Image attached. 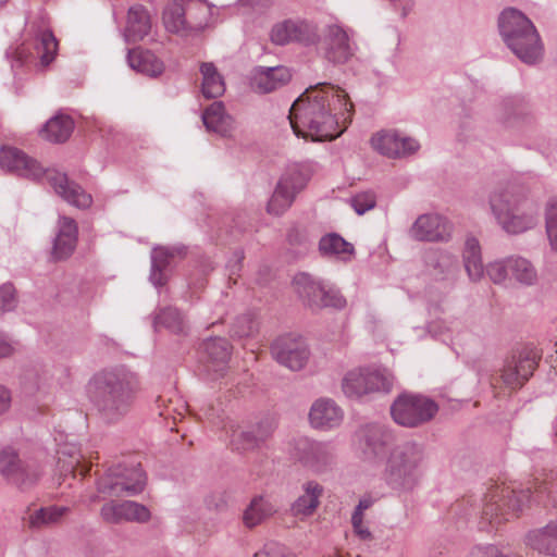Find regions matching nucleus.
I'll use <instances>...</instances> for the list:
<instances>
[{
    "instance_id": "f257e3e1",
    "label": "nucleus",
    "mask_w": 557,
    "mask_h": 557,
    "mask_svg": "<svg viewBox=\"0 0 557 557\" xmlns=\"http://www.w3.org/2000/svg\"><path fill=\"white\" fill-rule=\"evenodd\" d=\"M354 104L344 89L319 83L310 86L292 104L289 123L298 137L332 140L343 133L341 123L351 121Z\"/></svg>"
},
{
    "instance_id": "f03ea898",
    "label": "nucleus",
    "mask_w": 557,
    "mask_h": 557,
    "mask_svg": "<svg viewBox=\"0 0 557 557\" xmlns=\"http://www.w3.org/2000/svg\"><path fill=\"white\" fill-rule=\"evenodd\" d=\"M141 389L137 373L125 367L104 368L95 372L86 385L87 397L99 419L117 424L132 412Z\"/></svg>"
},
{
    "instance_id": "7ed1b4c3",
    "label": "nucleus",
    "mask_w": 557,
    "mask_h": 557,
    "mask_svg": "<svg viewBox=\"0 0 557 557\" xmlns=\"http://www.w3.org/2000/svg\"><path fill=\"white\" fill-rule=\"evenodd\" d=\"M22 177L30 180L46 178L57 195L67 203L87 209L92 203V197L76 182L70 180L65 173L44 169L35 159L18 148L2 145V169Z\"/></svg>"
},
{
    "instance_id": "20e7f679",
    "label": "nucleus",
    "mask_w": 557,
    "mask_h": 557,
    "mask_svg": "<svg viewBox=\"0 0 557 557\" xmlns=\"http://www.w3.org/2000/svg\"><path fill=\"white\" fill-rule=\"evenodd\" d=\"M490 207L508 234H521L537 224V205L522 185L509 183L495 188L490 195Z\"/></svg>"
},
{
    "instance_id": "39448f33",
    "label": "nucleus",
    "mask_w": 557,
    "mask_h": 557,
    "mask_svg": "<svg viewBox=\"0 0 557 557\" xmlns=\"http://www.w3.org/2000/svg\"><path fill=\"white\" fill-rule=\"evenodd\" d=\"M498 29L507 48L524 64L535 65L544 57V44L533 22L521 11L507 8L498 17Z\"/></svg>"
},
{
    "instance_id": "423d86ee",
    "label": "nucleus",
    "mask_w": 557,
    "mask_h": 557,
    "mask_svg": "<svg viewBox=\"0 0 557 557\" xmlns=\"http://www.w3.org/2000/svg\"><path fill=\"white\" fill-rule=\"evenodd\" d=\"M426 455L424 447L413 441L396 445L388 454L383 479L398 493L417 488L423 478Z\"/></svg>"
},
{
    "instance_id": "0eeeda50",
    "label": "nucleus",
    "mask_w": 557,
    "mask_h": 557,
    "mask_svg": "<svg viewBox=\"0 0 557 557\" xmlns=\"http://www.w3.org/2000/svg\"><path fill=\"white\" fill-rule=\"evenodd\" d=\"M530 490H519L509 485H493L484 496L482 520L492 527L517 518L530 502Z\"/></svg>"
},
{
    "instance_id": "6e6552de",
    "label": "nucleus",
    "mask_w": 557,
    "mask_h": 557,
    "mask_svg": "<svg viewBox=\"0 0 557 557\" xmlns=\"http://www.w3.org/2000/svg\"><path fill=\"white\" fill-rule=\"evenodd\" d=\"M437 411L438 406L434 400L411 393L400 394L391 406V414L394 421L407 428H416L429 422Z\"/></svg>"
},
{
    "instance_id": "1a4fd4ad",
    "label": "nucleus",
    "mask_w": 557,
    "mask_h": 557,
    "mask_svg": "<svg viewBox=\"0 0 557 557\" xmlns=\"http://www.w3.org/2000/svg\"><path fill=\"white\" fill-rule=\"evenodd\" d=\"M393 386V375L387 371L357 369L349 371L342 381L346 396L359 398L374 392H389Z\"/></svg>"
},
{
    "instance_id": "9d476101",
    "label": "nucleus",
    "mask_w": 557,
    "mask_h": 557,
    "mask_svg": "<svg viewBox=\"0 0 557 557\" xmlns=\"http://www.w3.org/2000/svg\"><path fill=\"white\" fill-rule=\"evenodd\" d=\"M541 355L533 347L525 346L507 359L502 372L503 382L511 388H520L533 375Z\"/></svg>"
},
{
    "instance_id": "9b49d317",
    "label": "nucleus",
    "mask_w": 557,
    "mask_h": 557,
    "mask_svg": "<svg viewBox=\"0 0 557 557\" xmlns=\"http://www.w3.org/2000/svg\"><path fill=\"white\" fill-rule=\"evenodd\" d=\"M306 184L307 177L299 169H288L276 184L268 202V212L275 215L283 214L293 205L297 194L305 188Z\"/></svg>"
},
{
    "instance_id": "f8f14e48",
    "label": "nucleus",
    "mask_w": 557,
    "mask_h": 557,
    "mask_svg": "<svg viewBox=\"0 0 557 557\" xmlns=\"http://www.w3.org/2000/svg\"><path fill=\"white\" fill-rule=\"evenodd\" d=\"M146 476L141 469H134L131 475H126L117 468H112L109 472L99 478L97 490L100 494L107 496L136 495L145 487Z\"/></svg>"
},
{
    "instance_id": "ddd939ff",
    "label": "nucleus",
    "mask_w": 557,
    "mask_h": 557,
    "mask_svg": "<svg viewBox=\"0 0 557 557\" xmlns=\"http://www.w3.org/2000/svg\"><path fill=\"white\" fill-rule=\"evenodd\" d=\"M293 455L304 467L314 472L325 471L334 460V450L329 443L307 437L296 441Z\"/></svg>"
},
{
    "instance_id": "4468645a",
    "label": "nucleus",
    "mask_w": 557,
    "mask_h": 557,
    "mask_svg": "<svg viewBox=\"0 0 557 557\" xmlns=\"http://www.w3.org/2000/svg\"><path fill=\"white\" fill-rule=\"evenodd\" d=\"M271 354L280 364L292 371L301 370L310 356L306 342L292 335L276 338L271 346Z\"/></svg>"
},
{
    "instance_id": "2eb2a0df",
    "label": "nucleus",
    "mask_w": 557,
    "mask_h": 557,
    "mask_svg": "<svg viewBox=\"0 0 557 557\" xmlns=\"http://www.w3.org/2000/svg\"><path fill=\"white\" fill-rule=\"evenodd\" d=\"M324 57L334 64L348 62L356 52L346 30L338 25H329L323 38Z\"/></svg>"
},
{
    "instance_id": "dca6fc26",
    "label": "nucleus",
    "mask_w": 557,
    "mask_h": 557,
    "mask_svg": "<svg viewBox=\"0 0 557 557\" xmlns=\"http://www.w3.org/2000/svg\"><path fill=\"white\" fill-rule=\"evenodd\" d=\"M100 516L107 523L119 524L121 522L145 523L150 520L149 509L133 500L106 503L100 509Z\"/></svg>"
},
{
    "instance_id": "f3484780",
    "label": "nucleus",
    "mask_w": 557,
    "mask_h": 557,
    "mask_svg": "<svg viewBox=\"0 0 557 557\" xmlns=\"http://www.w3.org/2000/svg\"><path fill=\"white\" fill-rule=\"evenodd\" d=\"M372 147L388 158H404L414 153L419 143L411 137L401 136L397 132L382 131L371 138Z\"/></svg>"
},
{
    "instance_id": "a211bd4d",
    "label": "nucleus",
    "mask_w": 557,
    "mask_h": 557,
    "mask_svg": "<svg viewBox=\"0 0 557 557\" xmlns=\"http://www.w3.org/2000/svg\"><path fill=\"white\" fill-rule=\"evenodd\" d=\"M428 273L437 281L455 282L459 273L458 258L442 249H428L423 256Z\"/></svg>"
},
{
    "instance_id": "6ab92c4d",
    "label": "nucleus",
    "mask_w": 557,
    "mask_h": 557,
    "mask_svg": "<svg viewBox=\"0 0 557 557\" xmlns=\"http://www.w3.org/2000/svg\"><path fill=\"white\" fill-rule=\"evenodd\" d=\"M184 246H158L151 250V270L149 280L156 287H162L168 283L169 270L175 258H184Z\"/></svg>"
},
{
    "instance_id": "aec40b11",
    "label": "nucleus",
    "mask_w": 557,
    "mask_h": 557,
    "mask_svg": "<svg viewBox=\"0 0 557 557\" xmlns=\"http://www.w3.org/2000/svg\"><path fill=\"white\" fill-rule=\"evenodd\" d=\"M2 476L20 488L32 486L39 478V473L29 466L23 465L16 451L12 448L2 449Z\"/></svg>"
},
{
    "instance_id": "412c9836",
    "label": "nucleus",
    "mask_w": 557,
    "mask_h": 557,
    "mask_svg": "<svg viewBox=\"0 0 557 557\" xmlns=\"http://www.w3.org/2000/svg\"><path fill=\"white\" fill-rule=\"evenodd\" d=\"M410 236L420 242H441L450 236L448 222L438 214H422L412 224Z\"/></svg>"
},
{
    "instance_id": "4be33fe9",
    "label": "nucleus",
    "mask_w": 557,
    "mask_h": 557,
    "mask_svg": "<svg viewBox=\"0 0 557 557\" xmlns=\"http://www.w3.org/2000/svg\"><path fill=\"white\" fill-rule=\"evenodd\" d=\"M290 78V71L286 66H256L251 71L250 84L253 90L269 94L285 86Z\"/></svg>"
},
{
    "instance_id": "5701e85b",
    "label": "nucleus",
    "mask_w": 557,
    "mask_h": 557,
    "mask_svg": "<svg viewBox=\"0 0 557 557\" xmlns=\"http://www.w3.org/2000/svg\"><path fill=\"white\" fill-rule=\"evenodd\" d=\"M202 350L207 358V371L212 372V379L223 376L232 352L228 341L223 337H210L203 341Z\"/></svg>"
},
{
    "instance_id": "b1692460",
    "label": "nucleus",
    "mask_w": 557,
    "mask_h": 557,
    "mask_svg": "<svg viewBox=\"0 0 557 557\" xmlns=\"http://www.w3.org/2000/svg\"><path fill=\"white\" fill-rule=\"evenodd\" d=\"M77 223L69 216H61L58 222V233L53 240L51 258L54 261H62L70 258L77 245Z\"/></svg>"
},
{
    "instance_id": "393cba45",
    "label": "nucleus",
    "mask_w": 557,
    "mask_h": 557,
    "mask_svg": "<svg viewBox=\"0 0 557 557\" xmlns=\"http://www.w3.org/2000/svg\"><path fill=\"white\" fill-rule=\"evenodd\" d=\"M30 33L37 40L36 49L40 53V64L48 66L58 51V41L50 29L49 20L45 14L38 15L30 23Z\"/></svg>"
},
{
    "instance_id": "a878e982",
    "label": "nucleus",
    "mask_w": 557,
    "mask_h": 557,
    "mask_svg": "<svg viewBox=\"0 0 557 557\" xmlns=\"http://www.w3.org/2000/svg\"><path fill=\"white\" fill-rule=\"evenodd\" d=\"M343 410L329 398L315 400L309 412L310 424L314 429L331 430L337 428L343 421Z\"/></svg>"
},
{
    "instance_id": "bb28decb",
    "label": "nucleus",
    "mask_w": 557,
    "mask_h": 557,
    "mask_svg": "<svg viewBox=\"0 0 557 557\" xmlns=\"http://www.w3.org/2000/svg\"><path fill=\"white\" fill-rule=\"evenodd\" d=\"M311 27L302 21L285 20L271 29V41L284 46L293 41H305L311 36Z\"/></svg>"
},
{
    "instance_id": "cd10ccee",
    "label": "nucleus",
    "mask_w": 557,
    "mask_h": 557,
    "mask_svg": "<svg viewBox=\"0 0 557 557\" xmlns=\"http://www.w3.org/2000/svg\"><path fill=\"white\" fill-rule=\"evenodd\" d=\"M151 29V20L148 11L141 4L128 9L127 23L124 29V39L127 44L141 41Z\"/></svg>"
},
{
    "instance_id": "c85d7f7f",
    "label": "nucleus",
    "mask_w": 557,
    "mask_h": 557,
    "mask_svg": "<svg viewBox=\"0 0 557 557\" xmlns=\"http://www.w3.org/2000/svg\"><path fill=\"white\" fill-rule=\"evenodd\" d=\"M294 284L304 304L312 310L325 308L323 302L324 284L315 281L307 273H299L294 278Z\"/></svg>"
},
{
    "instance_id": "c756f323",
    "label": "nucleus",
    "mask_w": 557,
    "mask_h": 557,
    "mask_svg": "<svg viewBox=\"0 0 557 557\" xmlns=\"http://www.w3.org/2000/svg\"><path fill=\"white\" fill-rule=\"evenodd\" d=\"M525 544L541 554L557 557V521L531 530L525 535Z\"/></svg>"
},
{
    "instance_id": "7c9ffc66",
    "label": "nucleus",
    "mask_w": 557,
    "mask_h": 557,
    "mask_svg": "<svg viewBox=\"0 0 557 557\" xmlns=\"http://www.w3.org/2000/svg\"><path fill=\"white\" fill-rule=\"evenodd\" d=\"M126 60L131 69L150 77H157L164 72L163 62L153 52L140 47L129 49Z\"/></svg>"
},
{
    "instance_id": "2f4dec72",
    "label": "nucleus",
    "mask_w": 557,
    "mask_h": 557,
    "mask_svg": "<svg viewBox=\"0 0 557 557\" xmlns=\"http://www.w3.org/2000/svg\"><path fill=\"white\" fill-rule=\"evenodd\" d=\"M318 250L323 258H335L342 261H349L355 256L354 245L337 233L323 235L319 240Z\"/></svg>"
},
{
    "instance_id": "473e14b6",
    "label": "nucleus",
    "mask_w": 557,
    "mask_h": 557,
    "mask_svg": "<svg viewBox=\"0 0 557 557\" xmlns=\"http://www.w3.org/2000/svg\"><path fill=\"white\" fill-rule=\"evenodd\" d=\"M304 493L292 505L295 516H311L320 504L323 486L315 481H308L302 485Z\"/></svg>"
},
{
    "instance_id": "72a5a7b5",
    "label": "nucleus",
    "mask_w": 557,
    "mask_h": 557,
    "mask_svg": "<svg viewBox=\"0 0 557 557\" xmlns=\"http://www.w3.org/2000/svg\"><path fill=\"white\" fill-rule=\"evenodd\" d=\"M276 512L274 505L264 496H255L243 512V523L248 529L261 524Z\"/></svg>"
},
{
    "instance_id": "f704fd0d",
    "label": "nucleus",
    "mask_w": 557,
    "mask_h": 557,
    "mask_svg": "<svg viewBox=\"0 0 557 557\" xmlns=\"http://www.w3.org/2000/svg\"><path fill=\"white\" fill-rule=\"evenodd\" d=\"M185 10L187 34L202 30L210 18L211 8L205 0H182Z\"/></svg>"
},
{
    "instance_id": "c9c22d12",
    "label": "nucleus",
    "mask_w": 557,
    "mask_h": 557,
    "mask_svg": "<svg viewBox=\"0 0 557 557\" xmlns=\"http://www.w3.org/2000/svg\"><path fill=\"white\" fill-rule=\"evenodd\" d=\"M202 122L210 132L225 136L232 127V119L225 113L222 101H214L202 113Z\"/></svg>"
},
{
    "instance_id": "e433bc0d",
    "label": "nucleus",
    "mask_w": 557,
    "mask_h": 557,
    "mask_svg": "<svg viewBox=\"0 0 557 557\" xmlns=\"http://www.w3.org/2000/svg\"><path fill=\"white\" fill-rule=\"evenodd\" d=\"M74 129V121L66 114H58L44 125L40 134L51 143L66 141Z\"/></svg>"
},
{
    "instance_id": "4c0bfd02",
    "label": "nucleus",
    "mask_w": 557,
    "mask_h": 557,
    "mask_svg": "<svg viewBox=\"0 0 557 557\" xmlns=\"http://www.w3.org/2000/svg\"><path fill=\"white\" fill-rule=\"evenodd\" d=\"M465 270L473 282L480 281L484 274L481 247L475 237H468L462 253Z\"/></svg>"
},
{
    "instance_id": "58836bf2",
    "label": "nucleus",
    "mask_w": 557,
    "mask_h": 557,
    "mask_svg": "<svg viewBox=\"0 0 557 557\" xmlns=\"http://www.w3.org/2000/svg\"><path fill=\"white\" fill-rule=\"evenodd\" d=\"M200 73L202 74V95L207 99L218 98L225 91L224 79L219 74L213 63H202L200 66Z\"/></svg>"
},
{
    "instance_id": "ea45409f",
    "label": "nucleus",
    "mask_w": 557,
    "mask_h": 557,
    "mask_svg": "<svg viewBox=\"0 0 557 557\" xmlns=\"http://www.w3.org/2000/svg\"><path fill=\"white\" fill-rule=\"evenodd\" d=\"M185 21V10L182 0H173V2L165 7L163 11V24L169 32L182 36L188 35Z\"/></svg>"
},
{
    "instance_id": "a19ab883",
    "label": "nucleus",
    "mask_w": 557,
    "mask_h": 557,
    "mask_svg": "<svg viewBox=\"0 0 557 557\" xmlns=\"http://www.w3.org/2000/svg\"><path fill=\"white\" fill-rule=\"evenodd\" d=\"M156 329L164 327L174 334H184L186 323L184 315L173 307H165L159 310L153 320Z\"/></svg>"
},
{
    "instance_id": "79ce46f5",
    "label": "nucleus",
    "mask_w": 557,
    "mask_h": 557,
    "mask_svg": "<svg viewBox=\"0 0 557 557\" xmlns=\"http://www.w3.org/2000/svg\"><path fill=\"white\" fill-rule=\"evenodd\" d=\"M511 276L520 284L531 286L537 281V273L533 264L520 256L508 257Z\"/></svg>"
},
{
    "instance_id": "37998d69",
    "label": "nucleus",
    "mask_w": 557,
    "mask_h": 557,
    "mask_svg": "<svg viewBox=\"0 0 557 557\" xmlns=\"http://www.w3.org/2000/svg\"><path fill=\"white\" fill-rule=\"evenodd\" d=\"M389 440V433L382 426H369L364 435V454H372L373 456L382 455Z\"/></svg>"
},
{
    "instance_id": "c03bdc74",
    "label": "nucleus",
    "mask_w": 557,
    "mask_h": 557,
    "mask_svg": "<svg viewBox=\"0 0 557 557\" xmlns=\"http://www.w3.org/2000/svg\"><path fill=\"white\" fill-rule=\"evenodd\" d=\"M69 508L64 506H49L35 510L29 515V524L33 528L55 524L67 513Z\"/></svg>"
},
{
    "instance_id": "a18cd8bd",
    "label": "nucleus",
    "mask_w": 557,
    "mask_h": 557,
    "mask_svg": "<svg viewBox=\"0 0 557 557\" xmlns=\"http://www.w3.org/2000/svg\"><path fill=\"white\" fill-rule=\"evenodd\" d=\"M529 114L520 106L506 103L498 121L505 128H516L529 121Z\"/></svg>"
},
{
    "instance_id": "49530a36",
    "label": "nucleus",
    "mask_w": 557,
    "mask_h": 557,
    "mask_svg": "<svg viewBox=\"0 0 557 557\" xmlns=\"http://www.w3.org/2000/svg\"><path fill=\"white\" fill-rule=\"evenodd\" d=\"M546 233L554 251H557V196L548 199L545 208Z\"/></svg>"
},
{
    "instance_id": "de8ad7c7",
    "label": "nucleus",
    "mask_w": 557,
    "mask_h": 557,
    "mask_svg": "<svg viewBox=\"0 0 557 557\" xmlns=\"http://www.w3.org/2000/svg\"><path fill=\"white\" fill-rule=\"evenodd\" d=\"M5 55L11 62V67L15 74H18V70H22L33 57L29 47L25 44L8 48Z\"/></svg>"
},
{
    "instance_id": "09e8293b",
    "label": "nucleus",
    "mask_w": 557,
    "mask_h": 557,
    "mask_svg": "<svg viewBox=\"0 0 557 557\" xmlns=\"http://www.w3.org/2000/svg\"><path fill=\"white\" fill-rule=\"evenodd\" d=\"M258 331V322L253 313L237 317L232 326V334L239 338L252 336Z\"/></svg>"
},
{
    "instance_id": "8fccbe9b",
    "label": "nucleus",
    "mask_w": 557,
    "mask_h": 557,
    "mask_svg": "<svg viewBox=\"0 0 557 557\" xmlns=\"http://www.w3.org/2000/svg\"><path fill=\"white\" fill-rule=\"evenodd\" d=\"M485 270L493 283L500 284L505 282L510 274L508 258L488 263Z\"/></svg>"
},
{
    "instance_id": "3c124183",
    "label": "nucleus",
    "mask_w": 557,
    "mask_h": 557,
    "mask_svg": "<svg viewBox=\"0 0 557 557\" xmlns=\"http://www.w3.org/2000/svg\"><path fill=\"white\" fill-rule=\"evenodd\" d=\"M350 205L354 208L355 212L361 215L375 207V194L373 191H363L357 194L354 197H351Z\"/></svg>"
},
{
    "instance_id": "603ef678",
    "label": "nucleus",
    "mask_w": 557,
    "mask_h": 557,
    "mask_svg": "<svg viewBox=\"0 0 557 557\" xmlns=\"http://www.w3.org/2000/svg\"><path fill=\"white\" fill-rule=\"evenodd\" d=\"M232 443L237 450H250L261 445L257 440L255 432L250 429L240 431L238 434L234 435Z\"/></svg>"
},
{
    "instance_id": "864d4df0",
    "label": "nucleus",
    "mask_w": 557,
    "mask_h": 557,
    "mask_svg": "<svg viewBox=\"0 0 557 557\" xmlns=\"http://www.w3.org/2000/svg\"><path fill=\"white\" fill-rule=\"evenodd\" d=\"M231 496L226 491H215L206 498L208 508L224 511L228 507Z\"/></svg>"
},
{
    "instance_id": "5fc2aeb1",
    "label": "nucleus",
    "mask_w": 557,
    "mask_h": 557,
    "mask_svg": "<svg viewBox=\"0 0 557 557\" xmlns=\"http://www.w3.org/2000/svg\"><path fill=\"white\" fill-rule=\"evenodd\" d=\"M274 422L270 418H264L259 421L256 425H252L250 430L255 432L257 440L260 444L264 443L274 431Z\"/></svg>"
},
{
    "instance_id": "6e6d98bb",
    "label": "nucleus",
    "mask_w": 557,
    "mask_h": 557,
    "mask_svg": "<svg viewBox=\"0 0 557 557\" xmlns=\"http://www.w3.org/2000/svg\"><path fill=\"white\" fill-rule=\"evenodd\" d=\"M17 306L16 290L11 283L2 284V312L12 311Z\"/></svg>"
},
{
    "instance_id": "4d7b16f0",
    "label": "nucleus",
    "mask_w": 557,
    "mask_h": 557,
    "mask_svg": "<svg viewBox=\"0 0 557 557\" xmlns=\"http://www.w3.org/2000/svg\"><path fill=\"white\" fill-rule=\"evenodd\" d=\"M469 557H519L516 554H504L494 545L476 546L472 548Z\"/></svg>"
},
{
    "instance_id": "13d9d810",
    "label": "nucleus",
    "mask_w": 557,
    "mask_h": 557,
    "mask_svg": "<svg viewBox=\"0 0 557 557\" xmlns=\"http://www.w3.org/2000/svg\"><path fill=\"white\" fill-rule=\"evenodd\" d=\"M323 302H325V307H333L336 309H342L346 305V299L342 296L339 290L333 287H326L324 285Z\"/></svg>"
},
{
    "instance_id": "bf43d9fd",
    "label": "nucleus",
    "mask_w": 557,
    "mask_h": 557,
    "mask_svg": "<svg viewBox=\"0 0 557 557\" xmlns=\"http://www.w3.org/2000/svg\"><path fill=\"white\" fill-rule=\"evenodd\" d=\"M287 240L289 245L301 247L307 250L309 245V237L306 230L299 227H292L287 233Z\"/></svg>"
},
{
    "instance_id": "052dcab7",
    "label": "nucleus",
    "mask_w": 557,
    "mask_h": 557,
    "mask_svg": "<svg viewBox=\"0 0 557 557\" xmlns=\"http://www.w3.org/2000/svg\"><path fill=\"white\" fill-rule=\"evenodd\" d=\"M355 534L359 537L360 541L366 543H370L374 541V535L372 532L362 523L358 525V528H352Z\"/></svg>"
},
{
    "instance_id": "680f3d73",
    "label": "nucleus",
    "mask_w": 557,
    "mask_h": 557,
    "mask_svg": "<svg viewBox=\"0 0 557 557\" xmlns=\"http://www.w3.org/2000/svg\"><path fill=\"white\" fill-rule=\"evenodd\" d=\"M395 8L400 7L401 17H406L413 8L412 0H389Z\"/></svg>"
},
{
    "instance_id": "e2e57ef3",
    "label": "nucleus",
    "mask_w": 557,
    "mask_h": 557,
    "mask_svg": "<svg viewBox=\"0 0 557 557\" xmlns=\"http://www.w3.org/2000/svg\"><path fill=\"white\" fill-rule=\"evenodd\" d=\"M363 523V512L359 511L355 508L352 516H351V524L352 528H358V525Z\"/></svg>"
},
{
    "instance_id": "0e129e2a",
    "label": "nucleus",
    "mask_w": 557,
    "mask_h": 557,
    "mask_svg": "<svg viewBox=\"0 0 557 557\" xmlns=\"http://www.w3.org/2000/svg\"><path fill=\"white\" fill-rule=\"evenodd\" d=\"M371 505L372 500L370 498H362L359 500L356 509L363 512L366 509L370 508Z\"/></svg>"
},
{
    "instance_id": "69168bd1",
    "label": "nucleus",
    "mask_w": 557,
    "mask_h": 557,
    "mask_svg": "<svg viewBox=\"0 0 557 557\" xmlns=\"http://www.w3.org/2000/svg\"><path fill=\"white\" fill-rule=\"evenodd\" d=\"M13 351V346L2 339V358L11 356Z\"/></svg>"
},
{
    "instance_id": "338daca9",
    "label": "nucleus",
    "mask_w": 557,
    "mask_h": 557,
    "mask_svg": "<svg viewBox=\"0 0 557 557\" xmlns=\"http://www.w3.org/2000/svg\"><path fill=\"white\" fill-rule=\"evenodd\" d=\"M201 411L203 412V417L210 421H213L214 418H215V410L212 406H209L208 408L206 409H201Z\"/></svg>"
},
{
    "instance_id": "774afa93",
    "label": "nucleus",
    "mask_w": 557,
    "mask_h": 557,
    "mask_svg": "<svg viewBox=\"0 0 557 557\" xmlns=\"http://www.w3.org/2000/svg\"><path fill=\"white\" fill-rule=\"evenodd\" d=\"M1 399H2V411L4 410V403L5 401H10V395H9V392L7 389H4L2 387V396H1Z\"/></svg>"
}]
</instances>
